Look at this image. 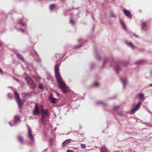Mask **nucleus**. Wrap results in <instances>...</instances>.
<instances>
[{
	"label": "nucleus",
	"mask_w": 152,
	"mask_h": 152,
	"mask_svg": "<svg viewBox=\"0 0 152 152\" xmlns=\"http://www.w3.org/2000/svg\"><path fill=\"white\" fill-rule=\"evenodd\" d=\"M25 80L26 81L28 84L30 88L33 89H34L36 87V85L33 80L29 76H27L25 77Z\"/></svg>",
	"instance_id": "obj_3"
},
{
	"label": "nucleus",
	"mask_w": 152,
	"mask_h": 152,
	"mask_svg": "<svg viewBox=\"0 0 152 152\" xmlns=\"http://www.w3.org/2000/svg\"><path fill=\"white\" fill-rule=\"evenodd\" d=\"M111 16L112 17H115V16L112 13H111Z\"/></svg>",
	"instance_id": "obj_29"
},
{
	"label": "nucleus",
	"mask_w": 152,
	"mask_h": 152,
	"mask_svg": "<svg viewBox=\"0 0 152 152\" xmlns=\"http://www.w3.org/2000/svg\"><path fill=\"white\" fill-rule=\"evenodd\" d=\"M138 96L140 99H142L144 97V94H138Z\"/></svg>",
	"instance_id": "obj_17"
},
{
	"label": "nucleus",
	"mask_w": 152,
	"mask_h": 152,
	"mask_svg": "<svg viewBox=\"0 0 152 152\" xmlns=\"http://www.w3.org/2000/svg\"><path fill=\"white\" fill-rule=\"evenodd\" d=\"M19 23L21 24L22 26H25V23H23V22H20Z\"/></svg>",
	"instance_id": "obj_24"
},
{
	"label": "nucleus",
	"mask_w": 152,
	"mask_h": 152,
	"mask_svg": "<svg viewBox=\"0 0 152 152\" xmlns=\"http://www.w3.org/2000/svg\"><path fill=\"white\" fill-rule=\"evenodd\" d=\"M24 94L25 95H26V94Z\"/></svg>",
	"instance_id": "obj_37"
},
{
	"label": "nucleus",
	"mask_w": 152,
	"mask_h": 152,
	"mask_svg": "<svg viewBox=\"0 0 152 152\" xmlns=\"http://www.w3.org/2000/svg\"><path fill=\"white\" fill-rule=\"evenodd\" d=\"M55 8V5L54 4H51L50 5V10H53Z\"/></svg>",
	"instance_id": "obj_19"
},
{
	"label": "nucleus",
	"mask_w": 152,
	"mask_h": 152,
	"mask_svg": "<svg viewBox=\"0 0 152 152\" xmlns=\"http://www.w3.org/2000/svg\"><path fill=\"white\" fill-rule=\"evenodd\" d=\"M143 62V61L141 60V61H137V64H140L142 63V62Z\"/></svg>",
	"instance_id": "obj_23"
},
{
	"label": "nucleus",
	"mask_w": 152,
	"mask_h": 152,
	"mask_svg": "<svg viewBox=\"0 0 152 152\" xmlns=\"http://www.w3.org/2000/svg\"><path fill=\"white\" fill-rule=\"evenodd\" d=\"M120 23H121L122 25L123 26V28H124V29L125 30H126V26L122 20H121L120 21Z\"/></svg>",
	"instance_id": "obj_14"
},
{
	"label": "nucleus",
	"mask_w": 152,
	"mask_h": 152,
	"mask_svg": "<svg viewBox=\"0 0 152 152\" xmlns=\"http://www.w3.org/2000/svg\"><path fill=\"white\" fill-rule=\"evenodd\" d=\"M39 88L40 89H42L43 88V86L42 84H40L39 86Z\"/></svg>",
	"instance_id": "obj_21"
},
{
	"label": "nucleus",
	"mask_w": 152,
	"mask_h": 152,
	"mask_svg": "<svg viewBox=\"0 0 152 152\" xmlns=\"http://www.w3.org/2000/svg\"><path fill=\"white\" fill-rule=\"evenodd\" d=\"M146 26V23L144 22L142 24V29H144Z\"/></svg>",
	"instance_id": "obj_16"
},
{
	"label": "nucleus",
	"mask_w": 152,
	"mask_h": 152,
	"mask_svg": "<svg viewBox=\"0 0 152 152\" xmlns=\"http://www.w3.org/2000/svg\"><path fill=\"white\" fill-rule=\"evenodd\" d=\"M119 107V106H117V107H114V109H115L117 108H118Z\"/></svg>",
	"instance_id": "obj_30"
},
{
	"label": "nucleus",
	"mask_w": 152,
	"mask_h": 152,
	"mask_svg": "<svg viewBox=\"0 0 152 152\" xmlns=\"http://www.w3.org/2000/svg\"><path fill=\"white\" fill-rule=\"evenodd\" d=\"M70 22L71 23L73 24L74 23V21L73 19H71Z\"/></svg>",
	"instance_id": "obj_26"
},
{
	"label": "nucleus",
	"mask_w": 152,
	"mask_h": 152,
	"mask_svg": "<svg viewBox=\"0 0 152 152\" xmlns=\"http://www.w3.org/2000/svg\"><path fill=\"white\" fill-rule=\"evenodd\" d=\"M42 116L40 119V122L41 124L44 125H46L47 124L46 118L48 113V110L47 109H44L42 106L40 108Z\"/></svg>",
	"instance_id": "obj_2"
},
{
	"label": "nucleus",
	"mask_w": 152,
	"mask_h": 152,
	"mask_svg": "<svg viewBox=\"0 0 152 152\" xmlns=\"http://www.w3.org/2000/svg\"><path fill=\"white\" fill-rule=\"evenodd\" d=\"M120 69V67L119 66H117L115 68V70L118 72L119 70Z\"/></svg>",
	"instance_id": "obj_20"
},
{
	"label": "nucleus",
	"mask_w": 152,
	"mask_h": 152,
	"mask_svg": "<svg viewBox=\"0 0 152 152\" xmlns=\"http://www.w3.org/2000/svg\"><path fill=\"white\" fill-rule=\"evenodd\" d=\"M101 151L102 152H107V149L104 147H103L102 148Z\"/></svg>",
	"instance_id": "obj_18"
},
{
	"label": "nucleus",
	"mask_w": 152,
	"mask_h": 152,
	"mask_svg": "<svg viewBox=\"0 0 152 152\" xmlns=\"http://www.w3.org/2000/svg\"><path fill=\"white\" fill-rule=\"evenodd\" d=\"M71 141V140L70 139L67 140H66L62 144V146L63 147H64L68 143H69L70 141Z\"/></svg>",
	"instance_id": "obj_10"
},
{
	"label": "nucleus",
	"mask_w": 152,
	"mask_h": 152,
	"mask_svg": "<svg viewBox=\"0 0 152 152\" xmlns=\"http://www.w3.org/2000/svg\"><path fill=\"white\" fill-rule=\"evenodd\" d=\"M18 141L21 143H23L24 142V139L23 137L19 136L18 137Z\"/></svg>",
	"instance_id": "obj_11"
},
{
	"label": "nucleus",
	"mask_w": 152,
	"mask_h": 152,
	"mask_svg": "<svg viewBox=\"0 0 152 152\" xmlns=\"http://www.w3.org/2000/svg\"><path fill=\"white\" fill-rule=\"evenodd\" d=\"M124 12L125 14L127 16L131 17L132 16L129 11L125 9L124 10Z\"/></svg>",
	"instance_id": "obj_9"
},
{
	"label": "nucleus",
	"mask_w": 152,
	"mask_h": 152,
	"mask_svg": "<svg viewBox=\"0 0 152 152\" xmlns=\"http://www.w3.org/2000/svg\"><path fill=\"white\" fill-rule=\"evenodd\" d=\"M17 57L20 60L22 61H23L24 59L23 56L20 54H17Z\"/></svg>",
	"instance_id": "obj_13"
},
{
	"label": "nucleus",
	"mask_w": 152,
	"mask_h": 152,
	"mask_svg": "<svg viewBox=\"0 0 152 152\" xmlns=\"http://www.w3.org/2000/svg\"><path fill=\"white\" fill-rule=\"evenodd\" d=\"M21 30L22 32L23 31V30Z\"/></svg>",
	"instance_id": "obj_36"
},
{
	"label": "nucleus",
	"mask_w": 152,
	"mask_h": 152,
	"mask_svg": "<svg viewBox=\"0 0 152 152\" xmlns=\"http://www.w3.org/2000/svg\"><path fill=\"white\" fill-rule=\"evenodd\" d=\"M105 61H104L103 62V65H104L105 64Z\"/></svg>",
	"instance_id": "obj_33"
},
{
	"label": "nucleus",
	"mask_w": 152,
	"mask_h": 152,
	"mask_svg": "<svg viewBox=\"0 0 152 152\" xmlns=\"http://www.w3.org/2000/svg\"><path fill=\"white\" fill-rule=\"evenodd\" d=\"M121 80L123 83V84L124 85L125 83V81L124 80H123L122 78H121Z\"/></svg>",
	"instance_id": "obj_27"
},
{
	"label": "nucleus",
	"mask_w": 152,
	"mask_h": 152,
	"mask_svg": "<svg viewBox=\"0 0 152 152\" xmlns=\"http://www.w3.org/2000/svg\"><path fill=\"white\" fill-rule=\"evenodd\" d=\"M20 118L19 115H16L15 116V120L16 121H18L20 120Z\"/></svg>",
	"instance_id": "obj_15"
},
{
	"label": "nucleus",
	"mask_w": 152,
	"mask_h": 152,
	"mask_svg": "<svg viewBox=\"0 0 152 152\" xmlns=\"http://www.w3.org/2000/svg\"><path fill=\"white\" fill-rule=\"evenodd\" d=\"M0 73H3V71L1 68H0Z\"/></svg>",
	"instance_id": "obj_28"
},
{
	"label": "nucleus",
	"mask_w": 152,
	"mask_h": 152,
	"mask_svg": "<svg viewBox=\"0 0 152 152\" xmlns=\"http://www.w3.org/2000/svg\"><path fill=\"white\" fill-rule=\"evenodd\" d=\"M81 146L82 148H85L86 147L85 145L84 144H81Z\"/></svg>",
	"instance_id": "obj_22"
},
{
	"label": "nucleus",
	"mask_w": 152,
	"mask_h": 152,
	"mask_svg": "<svg viewBox=\"0 0 152 152\" xmlns=\"http://www.w3.org/2000/svg\"><path fill=\"white\" fill-rule=\"evenodd\" d=\"M50 102L51 103L56 104L57 103L58 99L54 98L52 93L50 94L49 97Z\"/></svg>",
	"instance_id": "obj_7"
},
{
	"label": "nucleus",
	"mask_w": 152,
	"mask_h": 152,
	"mask_svg": "<svg viewBox=\"0 0 152 152\" xmlns=\"http://www.w3.org/2000/svg\"><path fill=\"white\" fill-rule=\"evenodd\" d=\"M149 86H152V84H150Z\"/></svg>",
	"instance_id": "obj_34"
},
{
	"label": "nucleus",
	"mask_w": 152,
	"mask_h": 152,
	"mask_svg": "<svg viewBox=\"0 0 152 152\" xmlns=\"http://www.w3.org/2000/svg\"><path fill=\"white\" fill-rule=\"evenodd\" d=\"M15 95V99L17 102L18 105L20 109L22 107L23 104V102H22L21 100L19 97V96L17 92L15 91L14 92Z\"/></svg>",
	"instance_id": "obj_5"
},
{
	"label": "nucleus",
	"mask_w": 152,
	"mask_h": 152,
	"mask_svg": "<svg viewBox=\"0 0 152 152\" xmlns=\"http://www.w3.org/2000/svg\"><path fill=\"white\" fill-rule=\"evenodd\" d=\"M28 137L30 140L29 145H31L34 143V138L32 134L31 129L29 126L28 127Z\"/></svg>",
	"instance_id": "obj_4"
},
{
	"label": "nucleus",
	"mask_w": 152,
	"mask_h": 152,
	"mask_svg": "<svg viewBox=\"0 0 152 152\" xmlns=\"http://www.w3.org/2000/svg\"><path fill=\"white\" fill-rule=\"evenodd\" d=\"M73 151L71 150H68L67 151V152H72Z\"/></svg>",
	"instance_id": "obj_31"
},
{
	"label": "nucleus",
	"mask_w": 152,
	"mask_h": 152,
	"mask_svg": "<svg viewBox=\"0 0 152 152\" xmlns=\"http://www.w3.org/2000/svg\"><path fill=\"white\" fill-rule=\"evenodd\" d=\"M94 85L95 86H97L99 85V83L97 82H95L94 83Z\"/></svg>",
	"instance_id": "obj_25"
},
{
	"label": "nucleus",
	"mask_w": 152,
	"mask_h": 152,
	"mask_svg": "<svg viewBox=\"0 0 152 152\" xmlns=\"http://www.w3.org/2000/svg\"><path fill=\"white\" fill-rule=\"evenodd\" d=\"M59 65H56L55 67V72L56 80L59 86V88L61 89L64 93H66L69 92V89L61 79V75L59 73Z\"/></svg>",
	"instance_id": "obj_1"
},
{
	"label": "nucleus",
	"mask_w": 152,
	"mask_h": 152,
	"mask_svg": "<svg viewBox=\"0 0 152 152\" xmlns=\"http://www.w3.org/2000/svg\"><path fill=\"white\" fill-rule=\"evenodd\" d=\"M126 44L129 47H130L132 48H135V47L133 45V44L129 42H126Z\"/></svg>",
	"instance_id": "obj_12"
},
{
	"label": "nucleus",
	"mask_w": 152,
	"mask_h": 152,
	"mask_svg": "<svg viewBox=\"0 0 152 152\" xmlns=\"http://www.w3.org/2000/svg\"><path fill=\"white\" fill-rule=\"evenodd\" d=\"M33 113L34 115H38L40 113L39 108L37 103L35 104L34 109L33 110Z\"/></svg>",
	"instance_id": "obj_6"
},
{
	"label": "nucleus",
	"mask_w": 152,
	"mask_h": 152,
	"mask_svg": "<svg viewBox=\"0 0 152 152\" xmlns=\"http://www.w3.org/2000/svg\"><path fill=\"white\" fill-rule=\"evenodd\" d=\"M133 35L137 38L138 37L137 35H135L134 34H133Z\"/></svg>",
	"instance_id": "obj_32"
},
{
	"label": "nucleus",
	"mask_w": 152,
	"mask_h": 152,
	"mask_svg": "<svg viewBox=\"0 0 152 152\" xmlns=\"http://www.w3.org/2000/svg\"><path fill=\"white\" fill-rule=\"evenodd\" d=\"M2 45L1 43L0 42V46H1Z\"/></svg>",
	"instance_id": "obj_35"
},
{
	"label": "nucleus",
	"mask_w": 152,
	"mask_h": 152,
	"mask_svg": "<svg viewBox=\"0 0 152 152\" xmlns=\"http://www.w3.org/2000/svg\"><path fill=\"white\" fill-rule=\"evenodd\" d=\"M141 103L140 102L138 103L136 106L133 108L131 111V113L133 114L134 113H135L136 111L137 110H138L139 108L140 107L141 105Z\"/></svg>",
	"instance_id": "obj_8"
}]
</instances>
